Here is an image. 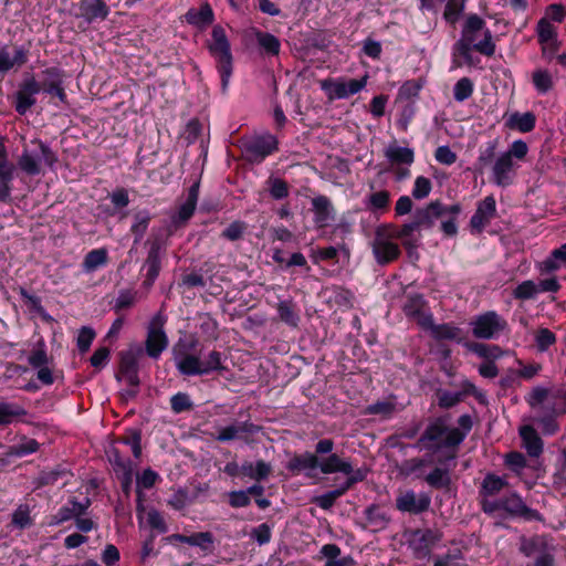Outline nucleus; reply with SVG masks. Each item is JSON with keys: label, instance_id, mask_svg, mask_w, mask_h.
Listing matches in <instances>:
<instances>
[{"label": "nucleus", "instance_id": "obj_33", "mask_svg": "<svg viewBox=\"0 0 566 566\" xmlns=\"http://www.w3.org/2000/svg\"><path fill=\"white\" fill-rule=\"evenodd\" d=\"M213 11L208 3L202 4L199 9H190L185 14V19L189 24L198 28H205L213 22Z\"/></svg>", "mask_w": 566, "mask_h": 566}, {"label": "nucleus", "instance_id": "obj_36", "mask_svg": "<svg viewBox=\"0 0 566 566\" xmlns=\"http://www.w3.org/2000/svg\"><path fill=\"white\" fill-rule=\"evenodd\" d=\"M322 555L326 558L325 566H353L354 559L350 556L340 557V548L336 544H326L321 548Z\"/></svg>", "mask_w": 566, "mask_h": 566}, {"label": "nucleus", "instance_id": "obj_46", "mask_svg": "<svg viewBox=\"0 0 566 566\" xmlns=\"http://www.w3.org/2000/svg\"><path fill=\"white\" fill-rule=\"evenodd\" d=\"M150 213L147 210H140L135 212L134 222L130 227V231L135 237L134 242L138 243L145 235L148 224L150 222Z\"/></svg>", "mask_w": 566, "mask_h": 566}, {"label": "nucleus", "instance_id": "obj_59", "mask_svg": "<svg viewBox=\"0 0 566 566\" xmlns=\"http://www.w3.org/2000/svg\"><path fill=\"white\" fill-rule=\"evenodd\" d=\"M538 293L537 284L531 280L518 284L513 291V296L517 300H530Z\"/></svg>", "mask_w": 566, "mask_h": 566}, {"label": "nucleus", "instance_id": "obj_42", "mask_svg": "<svg viewBox=\"0 0 566 566\" xmlns=\"http://www.w3.org/2000/svg\"><path fill=\"white\" fill-rule=\"evenodd\" d=\"M254 35L256 43L265 54L275 56L280 53L281 43L275 35L259 30L254 31Z\"/></svg>", "mask_w": 566, "mask_h": 566}, {"label": "nucleus", "instance_id": "obj_1", "mask_svg": "<svg viewBox=\"0 0 566 566\" xmlns=\"http://www.w3.org/2000/svg\"><path fill=\"white\" fill-rule=\"evenodd\" d=\"M464 438L465 433L459 428L449 426L447 418H436L428 423L418 444L432 453L441 452V457H446V460H454L458 447Z\"/></svg>", "mask_w": 566, "mask_h": 566}, {"label": "nucleus", "instance_id": "obj_41", "mask_svg": "<svg viewBox=\"0 0 566 566\" xmlns=\"http://www.w3.org/2000/svg\"><path fill=\"white\" fill-rule=\"evenodd\" d=\"M390 202V192L379 190L371 192L365 199V208L371 212L386 211Z\"/></svg>", "mask_w": 566, "mask_h": 566}, {"label": "nucleus", "instance_id": "obj_48", "mask_svg": "<svg viewBox=\"0 0 566 566\" xmlns=\"http://www.w3.org/2000/svg\"><path fill=\"white\" fill-rule=\"evenodd\" d=\"M535 115L531 112L526 113H514L510 117V124L512 127L518 129L522 133H528L535 127Z\"/></svg>", "mask_w": 566, "mask_h": 566}, {"label": "nucleus", "instance_id": "obj_13", "mask_svg": "<svg viewBox=\"0 0 566 566\" xmlns=\"http://www.w3.org/2000/svg\"><path fill=\"white\" fill-rule=\"evenodd\" d=\"M277 149V140L272 135L255 137L243 145V153L250 163H261Z\"/></svg>", "mask_w": 566, "mask_h": 566}, {"label": "nucleus", "instance_id": "obj_29", "mask_svg": "<svg viewBox=\"0 0 566 566\" xmlns=\"http://www.w3.org/2000/svg\"><path fill=\"white\" fill-rule=\"evenodd\" d=\"M354 485L355 479L345 480L337 489L326 492L322 495L315 496L313 499V503H315L323 510H329L335 504L336 500L343 496Z\"/></svg>", "mask_w": 566, "mask_h": 566}, {"label": "nucleus", "instance_id": "obj_57", "mask_svg": "<svg viewBox=\"0 0 566 566\" xmlns=\"http://www.w3.org/2000/svg\"><path fill=\"white\" fill-rule=\"evenodd\" d=\"M471 349L480 357L492 361L503 355V350L497 345L474 344Z\"/></svg>", "mask_w": 566, "mask_h": 566}, {"label": "nucleus", "instance_id": "obj_15", "mask_svg": "<svg viewBox=\"0 0 566 566\" xmlns=\"http://www.w3.org/2000/svg\"><path fill=\"white\" fill-rule=\"evenodd\" d=\"M143 349L140 347L130 348L120 354V374L126 382L130 386L137 387L139 385L138 378V360Z\"/></svg>", "mask_w": 566, "mask_h": 566}, {"label": "nucleus", "instance_id": "obj_54", "mask_svg": "<svg viewBox=\"0 0 566 566\" xmlns=\"http://www.w3.org/2000/svg\"><path fill=\"white\" fill-rule=\"evenodd\" d=\"M467 0H448L443 11V18L447 22L454 24L464 10Z\"/></svg>", "mask_w": 566, "mask_h": 566}, {"label": "nucleus", "instance_id": "obj_8", "mask_svg": "<svg viewBox=\"0 0 566 566\" xmlns=\"http://www.w3.org/2000/svg\"><path fill=\"white\" fill-rule=\"evenodd\" d=\"M42 161L50 168H53L57 161V157L48 145L39 142L38 150L23 149L18 159V166L25 174L35 176L41 172Z\"/></svg>", "mask_w": 566, "mask_h": 566}, {"label": "nucleus", "instance_id": "obj_35", "mask_svg": "<svg viewBox=\"0 0 566 566\" xmlns=\"http://www.w3.org/2000/svg\"><path fill=\"white\" fill-rule=\"evenodd\" d=\"M171 541L186 543L191 546L200 547L203 551L209 549L213 544V535L210 532H200L186 536L182 534H174L170 536Z\"/></svg>", "mask_w": 566, "mask_h": 566}, {"label": "nucleus", "instance_id": "obj_12", "mask_svg": "<svg viewBox=\"0 0 566 566\" xmlns=\"http://www.w3.org/2000/svg\"><path fill=\"white\" fill-rule=\"evenodd\" d=\"M431 505V496L426 492L416 493L406 490L396 497V509L401 513L419 515L427 512Z\"/></svg>", "mask_w": 566, "mask_h": 566}, {"label": "nucleus", "instance_id": "obj_18", "mask_svg": "<svg viewBox=\"0 0 566 566\" xmlns=\"http://www.w3.org/2000/svg\"><path fill=\"white\" fill-rule=\"evenodd\" d=\"M443 534L439 530L427 528L413 533L412 546L420 556H427L431 549L442 539Z\"/></svg>", "mask_w": 566, "mask_h": 566}, {"label": "nucleus", "instance_id": "obj_27", "mask_svg": "<svg viewBox=\"0 0 566 566\" xmlns=\"http://www.w3.org/2000/svg\"><path fill=\"white\" fill-rule=\"evenodd\" d=\"M161 243L158 240L151 242L145 266L147 268V282L153 284L159 275L161 268Z\"/></svg>", "mask_w": 566, "mask_h": 566}, {"label": "nucleus", "instance_id": "obj_61", "mask_svg": "<svg viewBox=\"0 0 566 566\" xmlns=\"http://www.w3.org/2000/svg\"><path fill=\"white\" fill-rule=\"evenodd\" d=\"M556 336L548 328H539L535 335V343L539 352H545L549 346L555 344Z\"/></svg>", "mask_w": 566, "mask_h": 566}, {"label": "nucleus", "instance_id": "obj_26", "mask_svg": "<svg viewBox=\"0 0 566 566\" xmlns=\"http://www.w3.org/2000/svg\"><path fill=\"white\" fill-rule=\"evenodd\" d=\"M536 31L538 41L543 45V53L547 50L554 53L558 49L556 28L547 21V18H542L537 23Z\"/></svg>", "mask_w": 566, "mask_h": 566}, {"label": "nucleus", "instance_id": "obj_24", "mask_svg": "<svg viewBox=\"0 0 566 566\" xmlns=\"http://www.w3.org/2000/svg\"><path fill=\"white\" fill-rule=\"evenodd\" d=\"M507 485V481L505 478L497 476L492 473H488L480 488V504L483 510L484 501H492L491 497L501 493V491Z\"/></svg>", "mask_w": 566, "mask_h": 566}, {"label": "nucleus", "instance_id": "obj_58", "mask_svg": "<svg viewBox=\"0 0 566 566\" xmlns=\"http://www.w3.org/2000/svg\"><path fill=\"white\" fill-rule=\"evenodd\" d=\"M12 525L17 528L23 530L32 525V518L30 516V509L28 505H19L18 509L12 513Z\"/></svg>", "mask_w": 566, "mask_h": 566}, {"label": "nucleus", "instance_id": "obj_31", "mask_svg": "<svg viewBox=\"0 0 566 566\" xmlns=\"http://www.w3.org/2000/svg\"><path fill=\"white\" fill-rule=\"evenodd\" d=\"M384 154L389 163L396 165H411L415 160V153L411 148L398 146L396 143L388 145Z\"/></svg>", "mask_w": 566, "mask_h": 566}, {"label": "nucleus", "instance_id": "obj_39", "mask_svg": "<svg viewBox=\"0 0 566 566\" xmlns=\"http://www.w3.org/2000/svg\"><path fill=\"white\" fill-rule=\"evenodd\" d=\"M15 167L13 164L0 165V201L7 202L11 197V182Z\"/></svg>", "mask_w": 566, "mask_h": 566}, {"label": "nucleus", "instance_id": "obj_34", "mask_svg": "<svg viewBox=\"0 0 566 566\" xmlns=\"http://www.w3.org/2000/svg\"><path fill=\"white\" fill-rule=\"evenodd\" d=\"M176 367L180 374L186 376L203 375L201 359L191 354L176 356Z\"/></svg>", "mask_w": 566, "mask_h": 566}, {"label": "nucleus", "instance_id": "obj_3", "mask_svg": "<svg viewBox=\"0 0 566 566\" xmlns=\"http://www.w3.org/2000/svg\"><path fill=\"white\" fill-rule=\"evenodd\" d=\"M334 441L332 439H322L315 446L318 454H329L324 461L319 462V470L323 474L343 473L346 480L355 479V484L366 479L369 470L367 468L354 469L348 459H343L336 453H332Z\"/></svg>", "mask_w": 566, "mask_h": 566}, {"label": "nucleus", "instance_id": "obj_16", "mask_svg": "<svg viewBox=\"0 0 566 566\" xmlns=\"http://www.w3.org/2000/svg\"><path fill=\"white\" fill-rule=\"evenodd\" d=\"M515 175V164L510 154L502 153L492 167L493 182L500 187L510 186Z\"/></svg>", "mask_w": 566, "mask_h": 566}, {"label": "nucleus", "instance_id": "obj_52", "mask_svg": "<svg viewBox=\"0 0 566 566\" xmlns=\"http://www.w3.org/2000/svg\"><path fill=\"white\" fill-rule=\"evenodd\" d=\"M433 566H467V564L462 551L454 548L444 555L437 556Z\"/></svg>", "mask_w": 566, "mask_h": 566}, {"label": "nucleus", "instance_id": "obj_9", "mask_svg": "<svg viewBox=\"0 0 566 566\" xmlns=\"http://www.w3.org/2000/svg\"><path fill=\"white\" fill-rule=\"evenodd\" d=\"M462 211L460 203L444 206L439 200L432 201L423 208L418 209L413 214V221L418 230L430 229L439 218L446 214L459 216Z\"/></svg>", "mask_w": 566, "mask_h": 566}, {"label": "nucleus", "instance_id": "obj_7", "mask_svg": "<svg viewBox=\"0 0 566 566\" xmlns=\"http://www.w3.org/2000/svg\"><path fill=\"white\" fill-rule=\"evenodd\" d=\"M166 322L167 317L159 311L151 317L147 326L145 347L147 355L154 359L159 358L169 345V339L165 332Z\"/></svg>", "mask_w": 566, "mask_h": 566}, {"label": "nucleus", "instance_id": "obj_63", "mask_svg": "<svg viewBox=\"0 0 566 566\" xmlns=\"http://www.w3.org/2000/svg\"><path fill=\"white\" fill-rule=\"evenodd\" d=\"M366 411L369 415H381L384 417H390L396 411V405L389 400L377 401L373 405H369Z\"/></svg>", "mask_w": 566, "mask_h": 566}, {"label": "nucleus", "instance_id": "obj_5", "mask_svg": "<svg viewBox=\"0 0 566 566\" xmlns=\"http://www.w3.org/2000/svg\"><path fill=\"white\" fill-rule=\"evenodd\" d=\"M209 50L218 61V69L221 74V88L226 92L232 74V54L230 43L222 27H213Z\"/></svg>", "mask_w": 566, "mask_h": 566}, {"label": "nucleus", "instance_id": "obj_62", "mask_svg": "<svg viewBox=\"0 0 566 566\" xmlns=\"http://www.w3.org/2000/svg\"><path fill=\"white\" fill-rule=\"evenodd\" d=\"M431 189L432 184L430 179L423 176H419L415 180L412 197L418 200L424 199L429 196Z\"/></svg>", "mask_w": 566, "mask_h": 566}, {"label": "nucleus", "instance_id": "obj_40", "mask_svg": "<svg viewBox=\"0 0 566 566\" xmlns=\"http://www.w3.org/2000/svg\"><path fill=\"white\" fill-rule=\"evenodd\" d=\"M108 261V253L105 248L95 249L90 251L82 263V268L84 272L91 273L95 271L97 268L103 266Z\"/></svg>", "mask_w": 566, "mask_h": 566}, {"label": "nucleus", "instance_id": "obj_64", "mask_svg": "<svg viewBox=\"0 0 566 566\" xmlns=\"http://www.w3.org/2000/svg\"><path fill=\"white\" fill-rule=\"evenodd\" d=\"M171 409L175 413H180L192 409L190 397L185 392H178L170 398Z\"/></svg>", "mask_w": 566, "mask_h": 566}, {"label": "nucleus", "instance_id": "obj_2", "mask_svg": "<svg viewBox=\"0 0 566 566\" xmlns=\"http://www.w3.org/2000/svg\"><path fill=\"white\" fill-rule=\"evenodd\" d=\"M495 48L492 33L485 27L484 20L478 14H470L463 25L461 38L455 43L458 53L468 64H471L473 50L483 55L492 56L495 53Z\"/></svg>", "mask_w": 566, "mask_h": 566}, {"label": "nucleus", "instance_id": "obj_4", "mask_svg": "<svg viewBox=\"0 0 566 566\" xmlns=\"http://www.w3.org/2000/svg\"><path fill=\"white\" fill-rule=\"evenodd\" d=\"M499 511H503L511 517H518L525 521H542L538 511L526 505L520 494L512 492L496 501H484L483 512L492 515Z\"/></svg>", "mask_w": 566, "mask_h": 566}, {"label": "nucleus", "instance_id": "obj_44", "mask_svg": "<svg viewBox=\"0 0 566 566\" xmlns=\"http://www.w3.org/2000/svg\"><path fill=\"white\" fill-rule=\"evenodd\" d=\"M423 85L424 81L422 78L410 80L405 82L398 91L397 101H407L411 102L410 104H412L415 99L418 98Z\"/></svg>", "mask_w": 566, "mask_h": 566}, {"label": "nucleus", "instance_id": "obj_56", "mask_svg": "<svg viewBox=\"0 0 566 566\" xmlns=\"http://www.w3.org/2000/svg\"><path fill=\"white\" fill-rule=\"evenodd\" d=\"M473 93V82L469 77L460 78L453 87V97L457 102L468 99Z\"/></svg>", "mask_w": 566, "mask_h": 566}, {"label": "nucleus", "instance_id": "obj_37", "mask_svg": "<svg viewBox=\"0 0 566 566\" xmlns=\"http://www.w3.org/2000/svg\"><path fill=\"white\" fill-rule=\"evenodd\" d=\"M424 329H430L433 338L438 340L448 339V340H460L461 339V329L452 324H440L434 325L433 319L431 318V325L424 327Z\"/></svg>", "mask_w": 566, "mask_h": 566}, {"label": "nucleus", "instance_id": "obj_19", "mask_svg": "<svg viewBox=\"0 0 566 566\" xmlns=\"http://www.w3.org/2000/svg\"><path fill=\"white\" fill-rule=\"evenodd\" d=\"M496 212L495 199L492 196L484 198L479 202L478 208L470 220V226L476 232H482Z\"/></svg>", "mask_w": 566, "mask_h": 566}, {"label": "nucleus", "instance_id": "obj_50", "mask_svg": "<svg viewBox=\"0 0 566 566\" xmlns=\"http://www.w3.org/2000/svg\"><path fill=\"white\" fill-rule=\"evenodd\" d=\"M277 313L280 319L289 326L296 327L298 325L300 316L292 301H281L277 304Z\"/></svg>", "mask_w": 566, "mask_h": 566}, {"label": "nucleus", "instance_id": "obj_28", "mask_svg": "<svg viewBox=\"0 0 566 566\" xmlns=\"http://www.w3.org/2000/svg\"><path fill=\"white\" fill-rule=\"evenodd\" d=\"M523 447L530 457L537 458L543 452V441L532 426H523L520 429Z\"/></svg>", "mask_w": 566, "mask_h": 566}, {"label": "nucleus", "instance_id": "obj_60", "mask_svg": "<svg viewBox=\"0 0 566 566\" xmlns=\"http://www.w3.org/2000/svg\"><path fill=\"white\" fill-rule=\"evenodd\" d=\"M28 363L34 369L50 364V358L44 349L43 343H40L39 346L31 352L30 356L28 357Z\"/></svg>", "mask_w": 566, "mask_h": 566}, {"label": "nucleus", "instance_id": "obj_25", "mask_svg": "<svg viewBox=\"0 0 566 566\" xmlns=\"http://www.w3.org/2000/svg\"><path fill=\"white\" fill-rule=\"evenodd\" d=\"M78 15L91 23L97 19L104 20L108 15V7L103 0H82Z\"/></svg>", "mask_w": 566, "mask_h": 566}, {"label": "nucleus", "instance_id": "obj_30", "mask_svg": "<svg viewBox=\"0 0 566 566\" xmlns=\"http://www.w3.org/2000/svg\"><path fill=\"white\" fill-rule=\"evenodd\" d=\"M566 266V243L552 251L548 258L538 264L541 274H547Z\"/></svg>", "mask_w": 566, "mask_h": 566}, {"label": "nucleus", "instance_id": "obj_55", "mask_svg": "<svg viewBox=\"0 0 566 566\" xmlns=\"http://www.w3.org/2000/svg\"><path fill=\"white\" fill-rule=\"evenodd\" d=\"M202 361V374L207 375L212 371H222L224 366L222 365V355L217 350H212Z\"/></svg>", "mask_w": 566, "mask_h": 566}, {"label": "nucleus", "instance_id": "obj_32", "mask_svg": "<svg viewBox=\"0 0 566 566\" xmlns=\"http://www.w3.org/2000/svg\"><path fill=\"white\" fill-rule=\"evenodd\" d=\"M319 469V461L316 454L304 452L300 455H294L287 463L286 469L293 473L302 471Z\"/></svg>", "mask_w": 566, "mask_h": 566}, {"label": "nucleus", "instance_id": "obj_43", "mask_svg": "<svg viewBox=\"0 0 566 566\" xmlns=\"http://www.w3.org/2000/svg\"><path fill=\"white\" fill-rule=\"evenodd\" d=\"M83 515V506L80 505V502L75 499L70 501V505L62 506L59 512L53 516V521L51 524L59 525L69 520H76L78 516Z\"/></svg>", "mask_w": 566, "mask_h": 566}, {"label": "nucleus", "instance_id": "obj_10", "mask_svg": "<svg viewBox=\"0 0 566 566\" xmlns=\"http://www.w3.org/2000/svg\"><path fill=\"white\" fill-rule=\"evenodd\" d=\"M472 334L479 339H492L506 329V321L494 311L485 312L471 322Z\"/></svg>", "mask_w": 566, "mask_h": 566}, {"label": "nucleus", "instance_id": "obj_38", "mask_svg": "<svg viewBox=\"0 0 566 566\" xmlns=\"http://www.w3.org/2000/svg\"><path fill=\"white\" fill-rule=\"evenodd\" d=\"M241 472L250 479L261 481L271 474L272 467L270 463H266L263 460H259L255 463L245 461L241 465Z\"/></svg>", "mask_w": 566, "mask_h": 566}, {"label": "nucleus", "instance_id": "obj_23", "mask_svg": "<svg viewBox=\"0 0 566 566\" xmlns=\"http://www.w3.org/2000/svg\"><path fill=\"white\" fill-rule=\"evenodd\" d=\"M419 231L413 220L402 224L400 228L391 227L392 235L395 239L401 240L409 255H412L418 247L420 235H416V232Z\"/></svg>", "mask_w": 566, "mask_h": 566}, {"label": "nucleus", "instance_id": "obj_21", "mask_svg": "<svg viewBox=\"0 0 566 566\" xmlns=\"http://www.w3.org/2000/svg\"><path fill=\"white\" fill-rule=\"evenodd\" d=\"M424 300L420 295L410 296L403 305V312L419 324L422 328L431 325L432 316L424 311Z\"/></svg>", "mask_w": 566, "mask_h": 566}, {"label": "nucleus", "instance_id": "obj_17", "mask_svg": "<svg viewBox=\"0 0 566 566\" xmlns=\"http://www.w3.org/2000/svg\"><path fill=\"white\" fill-rule=\"evenodd\" d=\"M453 460H446V457H439L438 463L439 465L431 470L426 476L424 481L427 484L433 489L438 490H448L451 486V471L452 467H450L449 462Z\"/></svg>", "mask_w": 566, "mask_h": 566}, {"label": "nucleus", "instance_id": "obj_6", "mask_svg": "<svg viewBox=\"0 0 566 566\" xmlns=\"http://www.w3.org/2000/svg\"><path fill=\"white\" fill-rule=\"evenodd\" d=\"M395 240L391 226H380L376 229L371 251L379 265L391 263L400 256L401 251Z\"/></svg>", "mask_w": 566, "mask_h": 566}, {"label": "nucleus", "instance_id": "obj_20", "mask_svg": "<svg viewBox=\"0 0 566 566\" xmlns=\"http://www.w3.org/2000/svg\"><path fill=\"white\" fill-rule=\"evenodd\" d=\"M314 222L318 228L327 227L335 219V210L331 200L325 196H316L312 199Z\"/></svg>", "mask_w": 566, "mask_h": 566}, {"label": "nucleus", "instance_id": "obj_14", "mask_svg": "<svg viewBox=\"0 0 566 566\" xmlns=\"http://www.w3.org/2000/svg\"><path fill=\"white\" fill-rule=\"evenodd\" d=\"M261 427L250 421H243L239 423H232L230 426L220 428L214 439L219 442H229L232 440H244L249 441V437L261 431Z\"/></svg>", "mask_w": 566, "mask_h": 566}, {"label": "nucleus", "instance_id": "obj_47", "mask_svg": "<svg viewBox=\"0 0 566 566\" xmlns=\"http://www.w3.org/2000/svg\"><path fill=\"white\" fill-rule=\"evenodd\" d=\"M547 549V544L542 537L536 536L532 538H521L520 551L527 557L534 554L542 555L543 552H546Z\"/></svg>", "mask_w": 566, "mask_h": 566}, {"label": "nucleus", "instance_id": "obj_51", "mask_svg": "<svg viewBox=\"0 0 566 566\" xmlns=\"http://www.w3.org/2000/svg\"><path fill=\"white\" fill-rule=\"evenodd\" d=\"M43 81L42 87L46 93H53V88H56L60 84H63V74L57 67H49L42 72Z\"/></svg>", "mask_w": 566, "mask_h": 566}, {"label": "nucleus", "instance_id": "obj_45", "mask_svg": "<svg viewBox=\"0 0 566 566\" xmlns=\"http://www.w3.org/2000/svg\"><path fill=\"white\" fill-rule=\"evenodd\" d=\"M366 520L373 531H381L387 527L390 518L377 505H370L365 511Z\"/></svg>", "mask_w": 566, "mask_h": 566}, {"label": "nucleus", "instance_id": "obj_53", "mask_svg": "<svg viewBox=\"0 0 566 566\" xmlns=\"http://www.w3.org/2000/svg\"><path fill=\"white\" fill-rule=\"evenodd\" d=\"M25 415V409L19 405L8 402L0 403V424L11 423L14 418Z\"/></svg>", "mask_w": 566, "mask_h": 566}, {"label": "nucleus", "instance_id": "obj_22", "mask_svg": "<svg viewBox=\"0 0 566 566\" xmlns=\"http://www.w3.org/2000/svg\"><path fill=\"white\" fill-rule=\"evenodd\" d=\"M28 61L27 51L20 46L11 53L7 46L0 49V73L6 74L11 70H18Z\"/></svg>", "mask_w": 566, "mask_h": 566}, {"label": "nucleus", "instance_id": "obj_49", "mask_svg": "<svg viewBox=\"0 0 566 566\" xmlns=\"http://www.w3.org/2000/svg\"><path fill=\"white\" fill-rule=\"evenodd\" d=\"M532 81L539 94H546L554 86L552 74L544 69H537L532 74Z\"/></svg>", "mask_w": 566, "mask_h": 566}, {"label": "nucleus", "instance_id": "obj_11", "mask_svg": "<svg viewBox=\"0 0 566 566\" xmlns=\"http://www.w3.org/2000/svg\"><path fill=\"white\" fill-rule=\"evenodd\" d=\"M367 84V75L356 80L326 78L321 81V88L326 93L328 99H343L360 92Z\"/></svg>", "mask_w": 566, "mask_h": 566}]
</instances>
